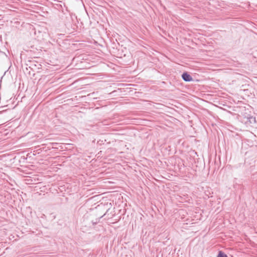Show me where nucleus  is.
<instances>
[{"label": "nucleus", "instance_id": "nucleus-1", "mask_svg": "<svg viewBox=\"0 0 257 257\" xmlns=\"http://www.w3.org/2000/svg\"><path fill=\"white\" fill-rule=\"evenodd\" d=\"M245 123L247 125L253 126V125L256 123L255 118L252 116H249L246 117V120L245 121Z\"/></svg>", "mask_w": 257, "mask_h": 257}, {"label": "nucleus", "instance_id": "nucleus-2", "mask_svg": "<svg viewBox=\"0 0 257 257\" xmlns=\"http://www.w3.org/2000/svg\"><path fill=\"white\" fill-rule=\"evenodd\" d=\"M182 78L186 82H190L193 80L192 77L187 72H184L182 74Z\"/></svg>", "mask_w": 257, "mask_h": 257}, {"label": "nucleus", "instance_id": "nucleus-3", "mask_svg": "<svg viewBox=\"0 0 257 257\" xmlns=\"http://www.w3.org/2000/svg\"><path fill=\"white\" fill-rule=\"evenodd\" d=\"M217 257H228L227 255L222 251H219Z\"/></svg>", "mask_w": 257, "mask_h": 257}, {"label": "nucleus", "instance_id": "nucleus-4", "mask_svg": "<svg viewBox=\"0 0 257 257\" xmlns=\"http://www.w3.org/2000/svg\"><path fill=\"white\" fill-rule=\"evenodd\" d=\"M99 219L98 218H96L95 219V221H92L91 222L92 223L93 225H96V224H97V223L99 222Z\"/></svg>", "mask_w": 257, "mask_h": 257}, {"label": "nucleus", "instance_id": "nucleus-5", "mask_svg": "<svg viewBox=\"0 0 257 257\" xmlns=\"http://www.w3.org/2000/svg\"><path fill=\"white\" fill-rule=\"evenodd\" d=\"M255 175H257V172L255 173Z\"/></svg>", "mask_w": 257, "mask_h": 257}]
</instances>
